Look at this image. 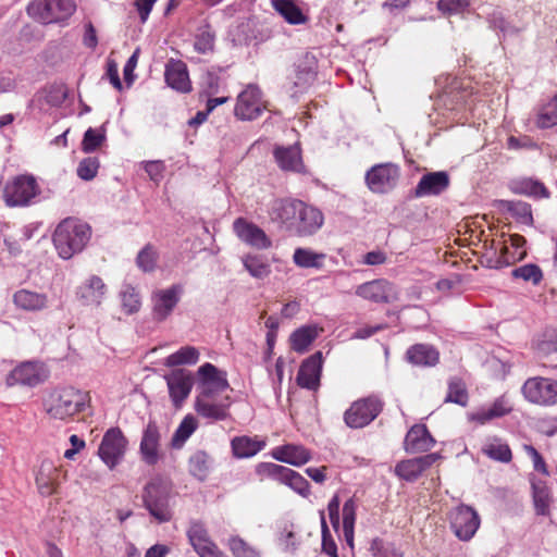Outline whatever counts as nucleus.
Wrapping results in <instances>:
<instances>
[{"label": "nucleus", "instance_id": "5fc2aeb1", "mask_svg": "<svg viewBox=\"0 0 557 557\" xmlns=\"http://www.w3.org/2000/svg\"><path fill=\"white\" fill-rule=\"evenodd\" d=\"M106 140L104 131H99L92 127H89L83 137L82 140V150L86 153L94 152L98 148L102 146Z\"/></svg>", "mask_w": 557, "mask_h": 557}, {"label": "nucleus", "instance_id": "4be33fe9", "mask_svg": "<svg viewBox=\"0 0 557 557\" xmlns=\"http://www.w3.org/2000/svg\"><path fill=\"white\" fill-rule=\"evenodd\" d=\"M187 537L199 557H224L215 543L211 541L202 522H191L187 530Z\"/></svg>", "mask_w": 557, "mask_h": 557}, {"label": "nucleus", "instance_id": "c85d7f7f", "mask_svg": "<svg viewBox=\"0 0 557 557\" xmlns=\"http://www.w3.org/2000/svg\"><path fill=\"white\" fill-rule=\"evenodd\" d=\"M107 294V286L101 277L91 275L76 290L78 300L84 306H99Z\"/></svg>", "mask_w": 557, "mask_h": 557}, {"label": "nucleus", "instance_id": "2f4dec72", "mask_svg": "<svg viewBox=\"0 0 557 557\" xmlns=\"http://www.w3.org/2000/svg\"><path fill=\"white\" fill-rule=\"evenodd\" d=\"M272 457L278 461L299 467L311 459V454L302 445L286 444L275 447L272 450Z\"/></svg>", "mask_w": 557, "mask_h": 557}, {"label": "nucleus", "instance_id": "c756f323", "mask_svg": "<svg viewBox=\"0 0 557 557\" xmlns=\"http://www.w3.org/2000/svg\"><path fill=\"white\" fill-rule=\"evenodd\" d=\"M435 443L425 424H414L407 432L404 445L407 453L416 454L430 450Z\"/></svg>", "mask_w": 557, "mask_h": 557}, {"label": "nucleus", "instance_id": "7ed1b4c3", "mask_svg": "<svg viewBox=\"0 0 557 557\" xmlns=\"http://www.w3.org/2000/svg\"><path fill=\"white\" fill-rule=\"evenodd\" d=\"M143 502L149 513L160 523L173 517L170 505L171 484L161 476L152 478L144 487Z\"/></svg>", "mask_w": 557, "mask_h": 557}, {"label": "nucleus", "instance_id": "864d4df0", "mask_svg": "<svg viewBox=\"0 0 557 557\" xmlns=\"http://www.w3.org/2000/svg\"><path fill=\"white\" fill-rule=\"evenodd\" d=\"M158 251L151 244H147L137 255L136 264L144 272H152L158 261Z\"/></svg>", "mask_w": 557, "mask_h": 557}, {"label": "nucleus", "instance_id": "37998d69", "mask_svg": "<svg viewBox=\"0 0 557 557\" xmlns=\"http://www.w3.org/2000/svg\"><path fill=\"white\" fill-rule=\"evenodd\" d=\"M533 503L536 515H550V491L544 482L532 483Z\"/></svg>", "mask_w": 557, "mask_h": 557}, {"label": "nucleus", "instance_id": "603ef678", "mask_svg": "<svg viewBox=\"0 0 557 557\" xmlns=\"http://www.w3.org/2000/svg\"><path fill=\"white\" fill-rule=\"evenodd\" d=\"M373 557H404V553L392 542L375 537L370 545Z\"/></svg>", "mask_w": 557, "mask_h": 557}, {"label": "nucleus", "instance_id": "a19ab883", "mask_svg": "<svg viewBox=\"0 0 557 557\" xmlns=\"http://www.w3.org/2000/svg\"><path fill=\"white\" fill-rule=\"evenodd\" d=\"M199 350L194 346L187 345L169 355L164 360V366L170 368L180 366H193L199 361Z\"/></svg>", "mask_w": 557, "mask_h": 557}, {"label": "nucleus", "instance_id": "a878e982", "mask_svg": "<svg viewBox=\"0 0 557 557\" xmlns=\"http://www.w3.org/2000/svg\"><path fill=\"white\" fill-rule=\"evenodd\" d=\"M165 83L172 89L188 94L191 91V81L187 65L182 60L170 59L164 71Z\"/></svg>", "mask_w": 557, "mask_h": 557}, {"label": "nucleus", "instance_id": "dca6fc26", "mask_svg": "<svg viewBox=\"0 0 557 557\" xmlns=\"http://www.w3.org/2000/svg\"><path fill=\"white\" fill-rule=\"evenodd\" d=\"M173 406L178 409L190 395L195 377L190 371L175 369L164 376Z\"/></svg>", "mask_w": 557, "mask_h": 557}, {"label": "nucleus", "instance_id": "69168bd1", "mask_svg": "<svg viewBox=\"0 0 557 557\" xmlns=\"http://www.w3.org/2000/svg\"><path fill=\"white\" fill-rule=\"evenodd\" d=\"M523 450L533 461V468L535 471L543 474H548L547 466L542 455L532 445H524Z\"/></svg>", "mask_w": 557, "mask_h": 557}, {"label": "nucleus", "instance_id": "de8ad7c7", "mask_svg": "<svg viewBox=\"0 0 557 557\" xmlns=\"http://www.w3.org/2000/svg\"><path fill=\"white\" fill-rule=\"evenodd\" d=\"M122 309L126 314H133L139 311L141 298L136 287L131 284H124L120 292Z\"/></svg>", "mask_w": 557, "mask_h": 557}, {"label": "nucleus", "instance_id": "8fccbe9b", "mask_svg": "<svg viewBox=\"0 0 557 557\" xmlns=\"http://www.w3.org/2000/svg\"><path fill=\"white\" fill-rule=\"evenodd\" d=\"M245 269L256 278H264L271 273V267L260 256L247 255L243 258Z\"/></svg>", "mask_w": 557, "mask_h": 557}, {"label": "nucleus", "instance_id": "774afa93", "mask_svg": "<svg viewBox=\"0 0 557 557\" xmlns=\"http://www.w3.org/2000/svg\"><path fill=\"white\" fill-rule=\"evenodd\" d=\"M145 171L153 182L158 183L163 178L165 165L162 161H147L145 162Z\"/></svg>", "mask_w": 557, "mask_h": 557}, {"label": "nucleus", "instance_id": "72a5a7b5", "mask_svg": "<svg viewBox=\"0 0 557 557\" xmlns=\"http://www.w3.org/2000/svg\"><path fill=\"white\" fill-rule=\"evenodd\" d=\"M408 362L419 367H433L440 361L438 351L428 344H414L406 351Z\"/></svg>", "mask_w": 557, "mask_h": 557}, {"label": "nucleus", "instance_id": "5701e85b", "mask_svg": "<svg viewBox=\"0 0 557 557\" xmlns=\"http://www.w3.org/2000/svg\"><path fill=\"white\" fill-rule=\"evenodd\" d=\"M273 157L277 166L284 172L306 173L302 150L299 143L290 146H275Z\"/></svg>", "mask_w": 557, "mask_h": 557}, {"label": "nucleus", "instance_id": "3c124183", "mask_svg": "<svg viewBox=\"0 0 557 557\" xmlns=\"http://www.w3.org/2000/svg\"><path fill=\"white\" fill-rule=\"evenodd\" d=\"M517 191L534 198H547L549 191L545 185L533 178H523L517 184Z\"/></svg>", "mask_w": 557, "mask_h": 557}, {"label": "nucleus", "instance_id": "b1692460", "mask_svg": "<svg viewBox=\"0 0 557 557\" xmlns=\"http://www.w3.org/2000/svg\"><path fill=\"white\" fill-rule=\"evenodd\" d=\"M65 473L66 471H63L61 467L54 466L52 461H41L35 478L39 494L42 496H51L57 493L61 483V475L63 474V476H65Z\"/></svg>", "mask_w": 557, "mask_h": 557}, {"label": "nucleus", "instance_id": "bf43d9fd", "mask_svg": "<svg viewBox=\"0 0 557 557\" xmlns=\"http://www.w3.org/2000/svg\"><path fill=\"white\" fill-rule=\"evenodd\" d=\"M321 516V531H322V550L330 557H338L337 545L332 537L329 527L325 521L324 511L320 512Z\"/></svg>", "mask_w": 557, "mask_h": 557}, {"label": "nucleus", "instance_id": "c9c22d12", "mask_svg": "<svg viewBox=\"0 0 557 557\" xmlns=\"http://www.w3.org/2000/svg\"><path fill=\"white\" fill-rule=\"evenodd\" d=\"M481 451L494 461L508 463L512 460V451L509 445L497 436L486 438Z\"/></svg>", "mask_w": 557, "mask_h": 557}, {"label": "nucleus", "instance_id": "09e8293b", "mask_svg": "<svg viewBox=\"0 0 557 557\" xmlns=\"http://www.w3.org/2000/svg\"><path fill=\"white\" fill-rule=\"evenodd\" d=\"M500 206L515 215L520 222L524 224L533 223L531 206L528 202L520 200H502Z\"/></svg>", "mask_w": 557, "mask_h": 557}, {"label": "nucleus", "instance_id": "7c9ffc66", "mask_svg": "<svg viewBox=\"0 0 557 557\" xmlns=\"http://www.w3.org/2000/svg\"><path fill=\"white\" fill-rule=\"evenodd\" d=\"M230 397L215 401V398H196L195 409L203 418L222 421L228 418Z\"/></svg>", "mask_w": 557, "mask_h": 557}, {"label": "nucleus", "instance_id": "412c9836", "mask_svg": "<svg viewBox=\"0 0 557 557\" xmlns=\"http://www.w3.org/2000/svg\"><path fill=\"white\" fill-rule=\"evenodd\" d=\"M233 230L242 242L253 248L264 250L272 246V240L265 232L257 224L249 222L244 218H237L234 221Z\"/></svg>", "mask_w": 557, "mask_h": 557}, {"label": "nucleus", "instance_id": "9d476101", "mask_svg": "<svg viewBox=\"0 0 557 557\" xmlns=\"http://www.w3.org/2000/svg\"><path fill=\"white\" fill-rule=\"evenodd\" d=\"M524 398L539 406H554L557 404V381L549 377L534 376L528 379L522 385Z\"/></svg>", "mask_w": 557, "mask_h": 557}, {"label": "nucleus", "instance_id": "2eb2a0df", "mask_svg": "<svg viewBox=\"0 0 557 557\" xmlns=\"http://www.w3.org/2000/svg\"><path fill=\"white\" fill-rule=\"evenodd\" d=\"M356 295L374 304H389L398 298L397 288L385 278H376L356 287Z\"/></svg>", "mask_w": 557, "mask_h": 557}, {"label": "nucleus", "instance_id": "ea45409f", "mask_svg": "<svg viewBox=\"0 0 557 557\" xmlns=\"http://www.w3.org/2000/svg\"><path fill=\"white\" fill-rule=\"evenodd\" d=\"M326 255L323 252H315L310 248L298 247L293 253V262L304 269H321Z\"/></svg>", "mask_w": 557, "mask_h": 557}, {"label": "nucleus", "instance_id": "0e129e2a", "mask_svg": "<svg viewBox=\"0 0 557 557\" xmlns=\"http://www.w3.org/2000/svg\"><path fill=\"white\" fill-rule=\"evenodd\" d=\"M357 504L351 497L343 506V528H355Z\"/></svg>", "mask_w": 557, "mask_h": 557}, {"label": "nucleus", "instance_id": "052dcab7", "mask_svg": "<svg viewBox=\"0 0 557 557\" xmlns=\"http://www.w3.org/2000/svg\"><path fill=\"white\" fill-rule=\"evenodd\" d=\"M228 546L235 557H257L256 550L239 536L231 537Z\"/></svg>", "mask_w": 557, "mask_h": 557}, {"label": "nucleus", "instance_id": "f03ea898", "mask_svg": "<svg viewBox=\"0 0 557 557\" xmlns=\"http://www.w3.org/2000/svg\"><path fill=\"white\" fill-rule=\"evenodd\" d=\"M91 238V227L76 218H65L55 227L52 243L58 256L69 260L81 253Z\"/></svg>", "mask_w": 557, "mask_h": 557}, {"label": "nucleus", "instance_id": "1a4fd4ad", "mask_svg": "<svg viewBox=\"0 0 557 557\" xmlns=\"http://www.w3.org/2000/svg\"><path fill=\"white\" fill-rule=\"evenodd\" d=\"M49 374L50 372L44 362L24 361L10 371L7 376V385L35 387L45 383Z\"/></svg>", "mask_w": 557, "mask_h": 557}, {"label": "nucleus", "instance_id": "58836bf2", "mask_svg": "<svg viewBox=\"0 0 557 557\" xmlns=\"http://www.w3.org/2000/svg\"><path fill=\"white\" fill-rule=\"evenodd\" d=\"M534 124L541 129L557 125V94L537 109Z\"/></svg>", "mask_w": 557, "mask_h": 557}, {"label": "nucleus", "instance_id": "c03bdc74", "mask_svg": "<svg viewBox=\"0 0 557 557\" xmlns=\"http://www.w3.org/2000/svg\"><path fill=\"white\" fill-rule=\"evenodd\" d=\"M511 411V408L507 405L504 399H496L488 409H482L471 416V420L476 421L480 424H485L486 422L502 418L508 414Z\"/></svg>", "mask_w": 557, "mask_h": 557}, {"label": "nucleus", "instance_id": "a211bd4d", "mask_svg": "<svg viewBox=\"0 0 557 557\" xmlns=\"http://www.w3.org/2000/svg\"><path fill=\"white\" fill-rule=\"evenodd\" d=\"M301 200L295 198H276L269 205L268 214L271 222L289 232L296 221Z\"/></svg>", "mask_w": 557, "mask_h": 557}, {"label": "nucleus", "instance_id": "6e6d98bb", "mask_svg": "<svg viewBox=\"0 0 557 557\" xmlns=\"http://www.w3.org/2000/svg\"><path fill=\"white\" fill-rule=\"evenodd\" d=\"M511 274L515 278H521L524 282H531L534 285H537L543 278L541 268L533 263L516 268L512 270Z\"/></svg>", "mask_w": 557, "mask_h": 557}, {"label": "nucleus", "instance_id": "4c0bfd02", "mask_svg": "<svg viewBox=\"0 0 557 557\" xmlns=\"http://www.w3.org/2000/svg\"><path fill=\"white\" fill-rule=\"evenodd\" d=\"M231 445L234 456L249 458L261 451L265 443L257 437L237 436L232 440Z\"/></svg>", "mask_w": 557, "mask_h": 557}, {"label": "nucleus", "instance_id": "4d7b16f0", "mask_svg": "<svg viewBox=\"0 0 557 557\" xmlns=\"http://www.w3.org/2000/svg\"><path fill=\"white\" fill-rule=\"evenodd\" d=\"M215 35L206 26L195 38L194 48L198 53L206 54L214 50Z\"/></svg>", "mask_w": 557, "mask_h": 557}, {"label": "nucleus", "instance_id": "680f3d73", "mask_svg": "<svg viewBox=\"0 0 557 557\" xmlns=\"http://www.w3.org/2000/svg\"><path fill=\"white\" fill-rule=\"evenodd\" d=\"M469 5L467 0H440L437 8L443 13L458 14L463 12Z\"/></svg>", "mask_w": 557, "mask_h": 557}, {"label": "nucleus", "instance_id": "bb28decb", "mask_svg": "<svg viewBox=\"0 0 557 557\" xmlns=\"http://www.w3.org/2000/svg\"><path fill=\"white\" fill-rule=\"evenodd\" d=\"M322 370V352L317 351L307 358L297 373V384L307 389L315 391L320 385Z\"/></svg>", "mask_w": 557, "mask_h": 557}, {"label": "nucleus", "instance_id": "423d86ee", "mask_svg": "<svg viewBox=\"0 0 557 557\" xmlns=\"http://www.w3.org/2000/svg\"><path fill=\"white\" fill-rule=\"evenodd\" d=\"M71 0H34L27 7V13L42 24L59 23L75 12Z\"/></svg>", "mask_w": 557, "mask_h": 557}, {"label": "nucleus", "instance_id": "6ab92c4d", "mask_svg": "<svg viewBox=\"0 0 557 557\" xmlns=\"http://www.w3.org/2000/svg\"><path fill=\"white\" fill-rule=\"evenodd\" d=\"M399 176L398 168L391 163L372 166L366 174V183L373 193L383 194L394 187Z\"/></svg>", "mask_w": 557, "mask_h": 557}, {"label": "nucleus", "instance_id": "20e7f679", "mask_svg": "<svg viewBox=\"0 0 557 557\" xmlns=\"http://www.w3.org/2000/svg\"><path fill=\"white\" fill-rule=\"evenodd\" d=\"M256 473L261 481L273 480L289 486L301 496L310 494L309 482L298 472L290 468L273 462H261L256 467Z\"/></svg>", "mask_w": 557, "mask_h": 557}, {"label": "nucleus", "instance_id": "f257e3e1", "mask_svg": "<svg viewBox=\"0 0 557 557\" xmlns=\"http://www.w3.org/2000/svg\"><path fill=\"white\" fill-rule=\"evenodd\" d=\"M88 401V394L78 388L57 387L44 399V409L50 419L69 423L85 411Z\"/></svg>", "mask_w": 557, "mask_h": 557}, {"label": "nucleus", "instance_id": "f3484780", "mask_svg": "<svg viewBox=\"0 0 557 557\" xmlns=\"http://www.w3.org/2000/svg\"><path fill=\"white\" fill-rule=\"evenodd\" d=\"M183 287L174 284L169 288L157 289L151 295L152 315L158 322L164 321L180 301Z\"/></svg>", "mask_w": 557, "mask_h": 557}, {"label": "nucleus", "instance_id": "a18cd8bd", "mask_svg": "<svg viewBox=\"0 0 557 557\" xmlns=\"http://www.w3.org/2000/svg\"><path fill=\"white\" fill-rule=\"evenodd\" d=\"M188 468L191 475L203 481L210 472L211 458L206 451L198 450L189 458Z\"/></svg>", "mask_w": 557, "mask_h": 557}, {"label": "nucleus", "instance_id": "f704fd0d", "mask_svg": "<svg viewBox=\"0 0 557 557\" xmlns=\"http://www.w3.org/2000/svg\"><path fill=\"white\" fill-rule=\"evenodd\" d=\"M272 8L290 25H302L309 17L294 0H271Z\"/></svg>", "mask_w": 557, "mask_h": 557}, {"label": "nucleus", "instance_id": "473e14b6", "mask_svg": "<svg viewBox=\"0 0 557 557\" xmlns=\"http://www.w3.org/2000/svg\"><path fill=\"white\" fill-rule=\"evenodd\" d=\"M13 302L24 311H41L48 308L49 298L45 293L22 288L13 294Z\"/></svg>", "mask_w": 557, "mask_h": 557}, {"label": "nucleus", "instance_id": "49530a36", "mask_svg": "<svg viewBox=\"0 0 557 557\" xmlns=\"http://www.w3.org/2000/svg\"><path fill=\"white\" fill-rule=\"evenodd\" d=\"M198 428V421L193 414H187L181 421L172 437V446L181 448Z\"/></svg>", "mask_w": 557, "mask_h": 557}, {"label": "nucleus", "instance_id": "0eeeda50", "mask_svg": "<svg viewBox=\"0 0 557 557\" xmlns=\"http://www.w3.org/2000/svg\"><path fill=\"white\" fill-rule=\"evenodd\" d=\"M230 387L226 373L220 371L214 364L206 362L197 370L196 398H216Z\"/></svg>", "mask_w": 557, "mask_h": 557}, {"label": "nucleus", "instance_id": "39448f33", "mask_svg": "<svg viewBox=\"0 0 557 557\" xmlns=\"http://www.w3.org/2000/svg\"><path fill=\"white\" fill-rule=\"evenodd\" d=\"M384 403L375 395L359 398L344 412V421L350 429L369 425L382 412Z\"/></svg>", "mask_w": 557, "mask_h": 557}, {"label": "nucleus", "instance_id": "aec40b11", "mask_svg": "<svg viewBox=\"0 0 557 557\" xmlns=\"http://www.w3.org/2000/svg\"><path fill=\"white\" fill-rule=\"evenodd\" d=\"M438 453H431L417 458L405 459L396 463L395 474L407 482L417 481L420 475L431 468L436 461L441 460Z\"/></svg>", "mask_w": 557, "mask_h": 557}, {"label": "nucleus", "instance_id": "9b49d317", "mask_svg": "<svg viewBox=\"0 0 557 557\" xmlns=\"http://www.w3.org/2000/svg\"><path fill=\"white\" fill-rule=\"evenodd\" d=\"M264 109L261 89L255 84H249L237 96L234 115L240 121H252L258 119Z\"/></svg>", "mask_w": 557, "mask_h": 557}, {"label": "nucleus", "instance_id": "e433bc0d", "mask_svg": "<svg viewBox=\"0 0 557 557\" xmlns=\"http://www.w3.org/2000/svg\"><path fill=\"white\" fill-rule=\"evenodd\" d=\"M321 331L317 325H305L295 330L290 335L292 349L299 354L306 352Z\"/></svg>", "mask_w": 557, "mask_h": 557}, {"label": "nucleus", "instance_id": "338daca9", "mask_svg": "<svg viewBox=\"0 0 557 557\" xmlns=\"http://www.w3.org/2000/svg\"><path fill=\"white\" fill-rule=\"evenodd\" d=\"M220 76L215 71H207L203 75L205 92L208 96L218 94L220 90Z\"/></svg>", "mask_w": 557, "mask_h": 557}, {"label": "nucleus", "instance_id": "6e6552de", "mask_svg": "<svg viewBox=\"0 0 557 557\" xmlns=\"http://www.w3.org/2000/svg\"><path fill=\"white\" fill-rule=\"evenodd\" d=\"M39 194V186L32 175H18L8 182L3 189L7 206H26Z\"/></svg>", "mask_w": 557, "mask_h": 557}, {"label": "nucleus", "instance_id": "4468645a", "mask_svg": "<svg viewBox=\"0 0 557 557\" xmlns=\"http://www.w3.org/2000/svg\"><path fill=\"white\" fill-rule=\"evenodd\" d=\"M127 441L119 428L109 429L101 441L98 454L102 461L110 468H114L126 449Z\"/></svg>", "mask_w": 557, "mask_h": 557}, {"label": "nucleus", "instance_id": "ddd939ff", "mask_svg": "<svg viewBox=\"0 0 557 557\" xmlns=\"http://www.w3.org/2000/svg\"><path fill=\"white\" fill-rule=\"evenodd\" d=\"M296 221L292 224L290 234L298 237L314 235L323 225V213L315 207L301 201Z\"/></svg>", "mask_w": 557, "mask_h": 557}, {"label": "nucleus", "instance_id": "79ce46f5", "mask_svg": "<svg viewBox=\"0 0 557 557\" xmlns=\"http://www.w3.org/2000/svg\"><path fill=\"white\" fill-rule=\"evenodd\" d=\"M445 403H454L461 407L468 405L469 393L462 379L454 376L448 380Z\"/></svg>", "mask_w": 557, "mask_h": 557}, {"label": "nucleus", "instance_id": "cd10ccee", "mask_svg": "<svg viewBox=\"0 0 557 557\" xmlns=\"http://www.w3.org/2000/svg\"><path fill=\"white\" fill-rule=\"evenodd\" d=\"M449 184V175L445 171L426 173L420 178L413 194L417 198L437 196L445 191Z\"/></svg>", "mask_w": 557, "mask_h": 557}, {"label": "nucleus", "instance_id": "f8f14e48", "mask_svg": "<svg viewBox=\"0 0 557 557\" xmlns=\"http://www.w3.org/2000/svg\"><path fill=\"white\" fill-rule=\"evenodd\" d=\"M450 527L461 541L471 540L480 527V517L470 506L459 505L449 513Z\"/></svg>", "mask_w": 557, "mask_h": 557}, {"label": "nucleus", "instance_id": "13d9d810", "mask_svg": "<svg viewBox=\"0 0 557 557\" xmlns=\"http://www.w3.org/2000/svg\"><path fill=\"white\" fill-rule=\"evenodd\" d=\"M99 166L100 162L97 157L84 158L77 166V176L84 181H91L97 176Z\"/></svg>", "mask_w": 557, "mask_h": 557}, {"label": "nucleus", "instance_id": "e2e57ef3", "mask_svg": "<svg viewBox=\"0 0 557 557\" xmlns=\"http://www.w3.org/2000/svg\"><path fill=\"white\" fill-rule=\"evenodd\" d=\"M527 252L524 250L509 255L508 247L503 245L500 248V256L495 261V268L507 267L516 261H519L525 257Z\"/></svg>", "mask_w": 557, "mask_h": 557}, {"label": "nucleus", "instance_id": "393cba45", "mask_svg": "<svg viewBox=\"0 0 557 557\" xmlns=\"http://www.w3.org/2000/svg\"><path fill=\"white\" fill-rule=\"evenodd\" d=\"M160 430L154 421L146 425L140 441L139 451L141 459L149 466H154L160 459Z\"/></svg>", "mask_w": 557, "mask_h": 557}]
</instances>
